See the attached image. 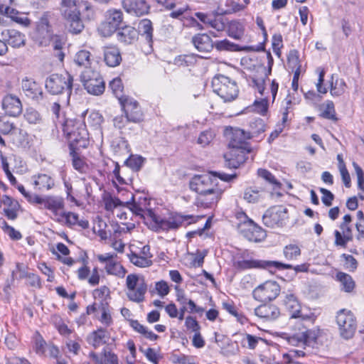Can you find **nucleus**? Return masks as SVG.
<instances>
[{"instance_id": "obj_1", "label": "nucleus", "mask_w": 364, "mask_h": 364, "mask_svg": "<svg viewBox=\"0 0 364 364\" xmlns=\"http://www.w3.org/2000/svg\"><path fill=\"white\" fill-rule=\"evenodd\" d=\"M32 38L35 43L41 47H46L51 43L55 50V56L60 61L63 60L65 55L62 48L65 45V41L60 36L53 35L46 15H43L37 22L36 28Z\"/></svg>"}, {"instance_id": "obj_2", "label": "nucleus", "mask_w": 364, "mask_h": 364, "mask_svg": "<svg viewBox=\"0 0 364 364\" xmlns=\"http://www.w3.org/2000/svg\"><path fill=\"white\" fill-rule=\"evenodd\" d=\"M61 127L72 149L86 148L89 145V134L85 124L67 119L61 123Z\"/></svg>"}, {"instance_id": "obj_3", "label": "nucleus", "mask_w": 364, "mask_h": 364, "mask_svg": "<svg viewBox=\"0 0 364 364\" xmlns=\"http://www.w3.org/2000/svg\"><path fill=\"white\" fill-rule=\"evenodd\" d=\"M212 87L225 102H232L238 96L239 88L236 82L223 75H218L213 78Z\"/></svg>"}, {"instance_id": "obj_4", "label": "nucleus", "mask_w": 364, "mask_h": 364, "mask_svg": "<svg viewBox=\"0 0 364 364\" xmlns=\"http://www.w3.org/2000/svg\"><path fill=\"white\" fill-rule=\"evenodd\" d=\"M283 304L286 310L289 312L291 318H296L310 324L314 323L316 315L311 310L301 309L300 303L294 294H286L283 299Z\"/></svg>"}, {"instance_id": "obj_5", "label": "nucleus", "mask_w": 364, "mask_h": 364, "mask_svg": "<svg viewBox=\"0 0 364 364\" xmlns=\"http://www.w3.org/2000/svg\"><path fill=\"white\" fill-rule=\"evenodd\" d=\"M203 216L193 215H181L178 213L173 214L168 218H154V222L157 227L163 231H169L176 230L181 226L188 225L196 223Z\"/></svg>"}, {"instance_id": "obj_6", "label": "nucleus", "mask_w": 364, "mask_h": 364, "mask_svg": "<svg viewBox=\"0 0 364 364\" xmlns=\"http://www.w3.org/2000/svg\"><path fill=\"white\" fill-rule=\"evenodd\" d=\"M127 296L136 303L144 301L147 284L142 276L136 274H128L126 279Z\"/></svg>"}, {"instance_id": "obj_7", "label": "nucleus", "mask_w": 364, "mask_h": 364, "mask_svg": "<svg viewBox=\"0 0 364 364\" xmlns=\"http://www.w3.org/2000/svg\"><path fill=\"white\" fill-rule=\"evenodd\" d=\"M73 82V77L68 73L62 75L53 74L46 79V88L53 95H58L65 91L70 97Z\"/></svg>"}, {"instance_id": "obj_8", "label": "nucleus", "mask_w": 364, "mask_h": 364, "mask_svg": "<svg viewBox=\"0 0 364 364\" xmlns=\"http://www.w3.org/2000/svg\"><path fill=\"white\" fill-rule=\"evenodd\" d=\"M81 80L85 89L93 95H102L105 89V83L99 72L87 69L81 74Z\"/></svg>"}, {"instance_id": "obj_9", "label": "nucleus", "mask_w": 364, "mask_h": 364, "mask_svg": "<svg viewBox=\"0 0 364 364\" xmlns=\"http://www.w3.org/2000/svg\"><path fill=\"white\" fill-rule=\"evenodd\" d=\"M233 267L237 270H245L252 268H262L267 269H290L292 267L289 264H285L277 261H267L259 259H243L235 261Z\"/></svg>"}, {"instance_id": "obj_10", "label": "nucleus", "mask_w": 364, "mask_h": 364, "mask_svg": "<svg viewBox=\"0 0 364 364\" xmlns=\"http://www.w3.org/2000/svg\"><path fill=\"white\" fill-rule=\"evenodd\" d=\"M336 323L341 336L345 339L352 338L356 331L357 323L354 315L350 311L342 309L338 312Z\"/></svg>"}, {"instance_id": "obj_11", "label": "nucleus", "mask_w": 364, "mask_h": 364, "mask_svg": "<svg viewBox=\"0 0 364 364\" xmlns=\"http://www.w3.org/2000/svg\"><path fill=\"white\" fill-rule=\"evenodd\" d=\"M123 21L121 10L109 9L105 14V20L100 25L98 31L104 37L112 36L119 28Z\"/></svg>"}, {"instance_id": "obj_12", "label": "nucleus", "mask_w": 364, "mask_h": 364, "mask_svg": "<svg viewBox=\"0 0 364 364\" xmlns=\"http://www.w3.org/2000/svg\"><path fill=\"white\" fill-rule=\"evenodd\" d=\"M352 217L349 214L343 216L342 222L339 225V230L334 231L336 246L346 247L347 244L353 240V229L351 226Z\"/></svg>"}, {"instance_id": "obj_13", "label": "nucleus", "mask_w": 364, "mask_h": 364, "mask_svg": "<svg viewBox=\"0 0 364 364\" xmlns=\"http://www.w3.org/2000/svg\"><path fill=\"white\" fill-rule=\"evenodd\" d=\"M280 290V287L277 282L267 281L256 287L252 294L256 300L265 302L275 299L279 294Z\"/></svg>"}, {"instance_id": "obj_14", "label": "nucleus", "mask_w": 364, "mask_h": 364, "mask_svg": "<svg viewBox=\"0 0 364 364\" xmlns=\"http://www.w3.org/2000/svg\"><path fill=\"white\" fill-rule=\"evenodd\" d=\"M287 209L283 206H274L268 209L262 217L263 223L269 228L282 226L287 219Z\"/></svg>"}, {"instance_id": "obj_15", "label": "nucleus", "mask_w": 364, "mask_h": 364, "mask_svg": "<svg viewBox=\"0 0 364 364\" xmlns=\"http://www.w3.org/2000/svg\"><path fill=\"white\" fill-rule=\"evenodd\" d=\"M35 205H40L50 210L53 214L55 219L60 222V215L64 209V201L62 198L53 196L45 197L38 196Z\"/></svg>"}, {"instance_id": "obj_16", "label": "nucleus", "mask_w": 364, "mask_h": 364, "mask_svg": "<svg viewBox=\"0 0 364 364\" xmlns=\"http://www.w3.org/2000/svg\"><path fill=\"white\" fill-rule=\"evenodd\" d=\"M115 257V254L105 253L97 255L96 257L97 260L104 265L107 274L124 277L126 274V270L120 263L114 259Z\"/></svg>"}, {"instance_id": "obj_17", "label": "nucleus", "mask_w": 364, "mask_h": 364, "mask_svg": "<svg viewBox=\"0 0 364 364\" xmlns=\"http://www.w3.org/2000/svg\"><path fill=\"white\" fill-rule=\"evenodd\" d=\"M119 103L129 122L138 123L143 119V113L136 100L131 97H120Z\"/></svg>"}, {"instance_id": "obj_18", "label": "nucleus", "mask_w": 364, "mask_h": 364, "mask_svg": "<svg viewBox=\"0 0 364 364\" xmlns=\"http://www.w3.org/2000/svg\"><path fill=\"white\" fill-rule=\"evenodd\" d=\"M213 176L210 174H202L194 176L190 181V188L200 195L207 191H210L217 187Z\"/></svg>"}, {"instance_id": "obj_19", "label": "nucleus", "mask_w": 364, "mask_h": 364, "mask_svg": "<svg viewBox=\"0 0 364 364\" xmlns=\"http://www.w3.org/2000/svg\"><path fill=\"white\" fill-rule=\"evenodd\" d=\"M273 65V58L271 55L268 54V69H267L264 66L259 65L257 68V73L260 75V76L253 75L250 76L252 82L255 87L257 89L258 92L261 94V95H265V87L264 82L267 79H268L269 75L272 73V68Z\"/></svg>"}, {"instance_id": "obj_20", "label": "nucleus", "mask_w": 364, "mask_h": 364, "mask_svg": "<svg viewBox=\"0 0 364 364\" xmlns=\"http://www.w3.org/2000/svg\"><path fill=\"white\" fill-rule=\"evenodd\" d=\"M250 152L249 148H230L229 151L225 154L224 157L230 168H237L246 161L247 155Z\"/></svg>"}, {"instance_id": "obj_21", "label": "nucleus", "mask_w": 364, "mask_h": 364, "mask_svg": "<svg viewBox=\"0 0 364 364\" xmlns=\"http://www.w3.org/2000/svg\"><path fill=\"white\" fill-rule=\"evenodd\" d=\"M1 106L5 114L11 117H18L23 110L20 98L14 94H6L2 99Z\"/></svg>"}, {"instance_id": "obj_22", "label": "nucleus", "mask_w": 364, "mask_h": 364, "mask_svg": "<svg viewBox=\"0 0 364 364\" xmlns=\"http://www.w3.org/2000/svg\"><path fill=\"white\" fill-rule=\"evenodd\" d=\"M223 193V191L217 186L210 191L198 195L196 198V204L204 208H212L217 205Z\"/></svg>"}, {"instance_id": "obj_23", "label": "nucleus", "mask_w": 364, "mask_h": 364, "mask_svg": "<svg viewBox=\"0 0 364 364\" xmlns=\"http://www.w3.org/2000/svg\"><path fill=\"white\" fill-rule=\"evenodd\" d=\"M122 8L129 14L141 16L149 13L150 6L145 0H123Z\"/></svg>"}, {"instance_id": "obj_24", "label": "nucleus", "mask_w": 364, "mask_h": 364, "mask_svg": "<svg viewBox=\"0 0 364 364\" xmlns=\"http://www.w3.org/2000/svg\"><path fill=\"white\" fill-rule=\"evenodd\" d=\"M0 207L2 208L4 215L11 220L17 218L21 208V205L17 200L6 195H4L0 198Z\"/></svg>"}, {"instance_id": "obj_25", "label": "nucleus", "mask_w": 364, "mask_h": 364, "mask_svg": "<svg viewBox=\"0 0 364 364\" xmlns=\"http://www.w3.org/2000/svg\"><path fill=\"white\" fill-rule=\"evenodd\" d=\"M299 333H294L291 336L286 337L287 342L294 346H305L309 345V343L314 341L316 338V333L311 330L306 329Z\"/></svg>"}, {"instance_id": "obj_26", "label": "nucleus", "mask_w": 364, "mask_h": 364, "mask_svg": "<svg viewBox=\"0 0 364 364\" xmlns=\"http://www.w3.org/2000/svg\"><path fill=\"white\" fill-rule=\"evenodd\" d=\"M229 148H248L246 140L251 139L248 132L240 128H230Z\"/></svg>"}, {"instance_id": "obj_27", "label": "nucleus", "mask_w": 364, "mask_h": 364, "mask_svg": "<svg viewBox=\"0 0 364 364\" xmlns=\"http://www.w3.org/2000/svg\"><path fill=\"white\" fill-rule=\"evenodd\" d=\"M103 56L106 65L112 68L118 66L122 60L120 49L114 45L103 47Z\"/></svg>"}, {"instance_id": "obj_28", "label": "nucleus", "mask_w": 364, "mask_h": 364, "mask_svg": "<svg viewBox=\"0 0 364 364\" xmlns=\"http://www.w3.org/2000/svg\"><path fill=\"white\" fill-rule=\"evenodd\" d=\"M31 183L33 188L39 191H49L55 184L54 178L46 173H38L32 176Z\"/></svg>"}, {"instance_id": "obj_29", "label": "nucleus", "mask_w": 364, "mask_h": 364, "mask_svg": "<svg viewBox=\"0 0 364 364\" xmlns=\"http://www.w3.org/2000/svg\"><path fill=\"white\" fill-rule=\"evenodd\" d=\"M255 314L265 321H270L277 319L280 315V311L275 305L263 304L255 309Z\"/></svg>"}, {"instance_id": "obj_30", "label": "nucleus", "mask_w": 364, "mask_h": 364, "mask_svg": "<svg viewBox=\"0 0 364 364\" xmlns=\"http://www.w3.org/2000/svg\"><path fill=\"white\" fill-rule=\"evenodd\" d=\"M1 36L7 44L13 48H20L26 44V36L15 29H6L1 32Z\"/></svg>"}, {"instance_id": "obj_31", "label": "nucleus", "mask_w": 364, "mask_h": 364, "mask_svg": "<svg viewBox=\"0 0 364 364\" xmlns=\"http://www.w3.org/2000/svg\"><path fill=\"white\" fill-rule=\"evenodd\" d=\"M21 87L25 95L32 99H38L43 93L41 87L31 78H23Z\"/></svg>"}, {"instance_id": "obj_32", "label": "nucleus", "mask_w": 364, "mask_h": 364, "mask_svg": "<svg viewBox=\"0 0 364 364\" xmlns=\"http://www.w3.org/2000/svg\"><path fill=\"white\" fill-rule=\"evenodd\" d=\"M192 43L195 48L202 53H209L214 47L211 38L205 33H199L194 36L192 38Z\"/></svg>"}, {"instance_id": "obj_33", "label": "nucleus", "mask_w": 364, "mask_h": 364, "mask_svg": "<svg viewBox=\"0 0 364 364\" xmlns=\"http://www.w3.org/2000/svg\"><path fill=\"white\" fill-rule=\"evenodd\" d=\"M117 36L119 42L129 45L137 40L138 31L132 26H126L119 30Z\"/></svg>"}, {"instance_id": "obj_34", "label": "nucleus", "mask_w": 364, "mask_h": 364, "mask_svg": "<svg viewBox=\"0 0 364 364\" xmlns=\"http://www.w3.org/2000/svg\"><path fill=\"white\" fill-rule=\"evenodd\" d=\"M65 220V224L70 227L77 225L83 229L89 226V223L86 220H79V215L72 212H63L60 215V221Z\"/></svg>"}, {"instance_id": "obj_35", "label": "nucleus", "mask_w": 364, "mask_h": 364, "mask_svg": "<svg viewBox=\"0 0 364 364\" xmlns=\"http://www.w3.org/2000/svg\"><path fill=\"white\" fill-rule=\"evenodd\" d=\"M52 253L56 255V257L58 260L69 267L73 266L75 263V261L70 257L60 256V254L63 255V256H68L70 254L68 247L62 242H59L56 245V250H53Z\"/></svg>"}, {"instance_id": "obj_36", "label": "nucleus", "mask_w": 364, "mask_h": 364, "mask_svg": "<svg viewBox=\"0 0 364 364\" xmlns=\"http://www.w3.org/2000/svg\"><path fill=\"white\" fill-rule=\"evenodd\" d=\"M109 334L105 328H100L94 331L90 336L89 343L95 348H97L100 346L105 344Z\"/></svg>"}, {"instance_id": "obj_37", "label": "nucleus", "mask_w": 364, "mask_h": 364, "mask_svg": "<svg viewBox=\"0 0 364 364\" xmlns=\"http://www.w3.org/2000/svg\"><path fill=\"white\" fill-rule=\"evenodd\" d=\"M139 32L144 37L146 42L151 46L153 41V26L149 19L144 18L141 20L138 25Z\"/></svg>"}, {"instance_id": "obj_38", "label": "nucleus", "mask_w": 364, "mask_h": 364, "mask_svg": "<svg viewBox=\"0 0 364 364\" xmlns=\"http://www.w3.org/2000/svg\"><path fill=\"white\" fill-rule=\"evenodd\" d=\"M250 232L242 229V232L240 233L245 238L252 242H259L265 237L264 231L255 223V225H250Z\"/></svg>"}, {"instance_id": "obj_39", "label": "nucleus", "mask_w": 364, "mask_h": 364, "mask_svg": "<svg viewBox=\"0 0 364 364\" xmlns=\"http://www.w3.org/2000/svg\"><path fill=\"white\" fill-rule=\"evenodd\" d=\"M50 321L61 336H69L73 333V330L68 326L60 316L53 315Z\"/></svg>"}, {"instance_id": "obj_40", "label": "nucleus", "mask_w": 364, "mask_h": 364, "mask_svg": "<svg viewBox=\"0 0 364 364\" xmlns=\"http://www.w3.org/2000/svg\"><path fill=\"white\" fill-rule=\"evenodd\" d=\"M244 25L238 21H232L228 27V34L230 38L236 40L242 38L244 35Z\"/></svg>"}, {"instance_id": "obj_41", "label": "nucleus", "mask_w": 364, "mask_h": 364, "mask_svg": "<svg viewBox=\"0 0 364 364\" xmlns=\"http://www.w3.org/2000/svg\"><path fill=\"white\" fill-rule=\"evenodd\" d=\"M266 193L257 188H248L244 193V199L249 203H257L263 198Z\"/></svg>"}, {"instance_id": "obj_42", "label": "nucleus", "mask_w": 364, "mask_h": 364, "mask_svg": "<svg viewBox=\"0 0 364 364\" xmlns=\"http://www.w3.org/2000/svg\"><path fill=\"white\" fill-rule=\"evenodd\" d=\"M76 2L77 0H62L61 10L65 18L73 15L76 16V14L80 13Z\"/></svg>"}, {"instance_id": "obj_43", "label": "nucleus", "mask_w": 364, "mask_h": 364, "mask_svg": "<svg viewBox=\"0 0 364 364\" xmlns=\"http://www.w3.org/2000/svg\"><path fill=\"white\" fill-rule=\"evenodd\" d=\"M92 54L87 50H80L75 55L74 61L79 66L89 69L92 63Z\"/></svg>"}, {"instance_id": "obj_44", "label": "nucleus", "mask_w": 364, "mask_h": 364, "mask_svg": "<svg viewBox=\"0 0 364 364\" xmlns=\"http://www.w3.org/2000/svg\"><path fill=\"white\" fill-rule=\"evenodd\" d=\"M334 75H331V94L333 97H339L343 95L346 90V83L343 79L336 78L333 81Z\"/></svg>"}, {"instance_id": "obj_45", "label": "nucleus", "mask_w": 364, "mask_h": 364, "mask_svg": "<svg viewBox=\"0 0 364 364\" xmlns=\"http://www.w3.org/2000/svg\"><path fill=\"white\" fill-rule=\"evenodd\" d=\"M101 315L98 317L100 322L105 327H109L113 323L109 306L107 302L102 303L100 306Z\"/></svg>"}, {"instance_id": "obj_46", "label": "nucleus", "mask_w": 364, "mask_h": 364, "mask_svg": "<svg viewBox=\"0 0 364 364\" xmlns=\"http://www.w3.org/2000/svg\"><path fill=\"white\" fill-rule=\"evenodd\" d=\"M321 109H322V113H321L322 117H323L325 119H331L334 122L338 121V119L336 117L334 104L332 101L327 100L325 103H323L321 105Z\"/></svg>"}, {"instance_id": "obj_47", "label": "nucleus", "mask_w": 364, "mask_h": 364, "mask_svg": "<svg viewBox=\"0 0 364 364\" xmlns=\"http://www.w3.org/2000/svg\"><path fill=\"white\" fill-rule=\"evenodd\" d=\"M251 130L248 132L251 138H259L266 130V126L262 119H256L250 123Z\"/></svg>"}, {"instance_id": "obj_48", "label": "nucleus", "mask_w": 364, "mask_h": 364, "mask_svg": "<svg viewBox=\"0 0 364 364\" xmlns=\"http://www.w3.org/2000/svg\"><path fill=\"white\" fill-rule=\"evenodd\" d=\"M338 280L341 282V288L346 292H351L355 288V282L352 277L346 273L339 272L337 274Z\"/></svg>"}, {"instance_id": "obj_49", "label": "nucleus", "mask_w": 364, "mask_h": 364, "mask_svg": "<svg viewBox=\"0 0 364 364\" xmlns=\"http://www.w3.org/2000/svg\"><path fill=\"white\" fill-rule=\"evenodd\" d=\"M73 168L81 173H85L89 170V166L84 158H81L73 150L71 151Z\"/></svg>"}, {"instance_id": "obj_50", "label": "nucleus", "mask_w": 364, "mask_h": 364, "mask_svg": "<svg viewBox=\"0 0 364 364\" xmlns=\"http://www.w3.org/2000/svg\"><path fill=\"white\" fill-rule=\"evenodd\" d=\"M261 341H264V340L261 337L245 333L242 335L241 345L250 350H254Z\"/></svg>"}, {"instance_id": "obj_51", "label": "nucleus", "mask_w": 364, "mask_h": 364, "mask_svg": "<svg viewBox=\"0 0 364 364\" xmlns=\"http://www.w3.org/2000/svg\"><path fill=\"white\" fill-rule=\"evenodd\" d=\"M105 208L107 211H114L119 208H124V202H122L119 198L112 197L110 195L105 196L103 198Z\"/></svg>"}, {"instance_id": "obj_52", "label": "nucleus", "mask_w": 364, "mask_h": 364, "mask_svg": "<svg viewBox=\"0 0 364 364\" xmlns=\"http://www.w3.org/2000/svg\"><path fill=\"white\" fill-rule=\"evenodd\" d=\"M283 255L288 260H295L301 255V249L296 245L289 244L284 247Z\"/></svg>"}, {"instance_id": "obj_53", "label": "nucleus", "mask_w": 364, "mask_h": 364, "mask_svg": "<svg viewBox=\"0 0 364 364\" xmlns=\"http://www.w3.org/2000/svg\"><path fill=\"white\" fill-rule=\"evenodd\" d=\"M80 14H76V16H74L73 15L70 17L66 18V19L70 23V28L69 30L70 32L73 33H78L82 31V30L84 28V26L82 24V22L80 18Z\"/></svg>"}, {"instance_id": "obj_54", "label": "nucleus", "mask_w": 364, "mask_h": 364, "mask_svg": "<svg viewBox=\"0 0 364 364\" xmlns=\"http://www.w3.org/2000/svg\"><path fill=\"white\" fill-rule=\"evenodd\" d=\"M214 47L219 51H237L240 50L239 46L230 42L228 39L218 41L214 43Z\"/></svg>"}, {"instance_id": "obj_55", "label": "nucleus", "mask_w": 364, "mask_h": 364, "mask_svg": "<svg viewBox=\"0 0 364 364\" xmlns=\"http://www.w3.org/2000/svg\"><path fill=\"white\" fill-rule=\"evenodd\" d=\"M129 257L131 262L139 267H147L152 264L151 259H146V257L139 255L136 252H132Z\"/></svg>"}, {"instance_id": "obj_56", "label": "nucleus", "mask_w": 364, "mask_h": 364, "mask_svg": "<svg viewBox=\"0 0 364 364\" xmlns=\"http://www.w3.org/2000/svg\"><path fill=\"white\" fill-rule=\"evenodd\" d=\"M23 116L29 124H38L42 121L40 113L32 107L27 108Z\"/></svg>"}, {"instance_id": "obj_57", "label": "nucleus", "mask_w": 364, "mask_h": 364, "mask_svg": "<svg viewBox=\"0 0 364 364\" xmlns=\"http://www.w3.org/2000/svg\"><path fill=\"white\" fill-rule=\"evenodd\" d=\"M215 136V132L211 130H205L202 132L197 139V143L201 146H206L209 145Z\"/></svg>"}, {"instance_id": "obj_58", "label": "nucleus", "mask_w": 364, "mask_h": 364, "mask_svg": "<svg viewBox=\"0 0 364 364\" xmlns=\"http://www.w3.org/2000/svg\"><path fill=\"white\" fill-rule=\"evenodd\" d=\"M287 64L291 70L297 68H301V62L299 60V53L296 50H291L287 57Z\"/></svg>"}, {"instance_id": "obj_59", "label": "nucleus", "mask_w": 364, "mask_h": 364, "mask_svg": "<svg viewBox=\"0 0 364 364\" xmlns=\"http://www.w3.org/2000/svg\"><path fill=\"white\" fill-rule=\"evenodd\" d=\"M141 351L144 353L146 359L153 364H159V360L162 358L159 351L152 348L141 349Z\"/></svg>"}, {"instance_id": "obj_60", "label": "nucleus", "mask_w": 364, "mask_h": 364, "mask_svg": "<svg viewBox=\"0 0 364 364\" xmlns=\"http://www.w3.org/2000/svg\"><path fill=\"white\" fill-rule=\"evenodd\" d=\"M225 9L223 11L224 14L236 13L243 10L245 6L236 2L234 0H226L225 2Z\"/></svg>"}, {"instance_id": "obj_61", "label": "nucleus", "mask_w": 364, "mask_h": 364, "mask_svg": "<svg viewBox=\"0 0 364 364\" xmlns=\"http://www.w3.org/2000/svg\"><path fill=\"white\" fill-rule=\"evenodd\" d=\"M106 227V223L101 219H99L97 222L94 225V232L97 234V235L102 240H106L109 235H110V233L105 230Z\"/></svg>"}, {"instance_id": "obj_62", "label": "nucleus", "mask_w": 364, "mask_h": 364, "mask_svg": "<svg viewBox=\"0 0 364 364\" xmlns=\"http://www.w3.org/2000/svg\"><path fill=\"white\" fill-rule=\"evenodd\" d=\"M109 87L112 90L113 94L119 100L120 97H127L122 95L123 90V86L121 79L114 78L109 83Z\"/></svg>"}, {"instance_id": "obj_63", "label": "nucleus", "mask_w": 364, "mask_h": 364, "mask_svg": "<svg viewBox=\"0 0 364 364\" xmlns=\"http://www.w3.org/2000/svg\"><path fill=\"white\" fill-rule=\"evenodd\" d=\"M154 290L159 296L163 298L169 294L171 289L167 282L161 280L155 282Z\"/></svg>"}, {"instance_id": "obj_64", "label": "nucleus", "mask_w": 364, "mask_h": 364, "mask_svg": "<svg viewBox=\"0 0 364 364\" xmlns=\"http://www.w3.org/2000/svg\"><path fill=\"white\" fill-rule=\"evenodd\" d=\"M222 352L224 355L230 357L238 354L240 348L236 342L229 341L226 346L222 349Z\"/></svg>"}]
</instances>
